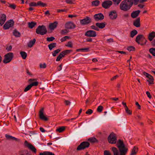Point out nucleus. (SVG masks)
Segmentation results:
<instances>
[{
    "label": "nucleus",
    "mask_w": 155,
    "mask_h": 155,
    "mask_svg": "<svg viewBox=\"0 0 155 155\" xmlns=\"http://www.w3.org/2000/svg\"><path fill=\"white\" fill-rule=\"evenodd\" d=\"M116 146L117 149L114 147L111 148V150L113 155H126L128 151V148L126 147L123 140L119 139L117 142Z\"/></svg>",
    "instance_id": "f257e3e1"
},
{
    "label": "nucleus",
    "mask_w": 155,
    "mask_h": 155,
    "mask_svg": "<svg viewBox=\"0 0 155 155\" xmlns=\"http://www.w3.org/2000/svg\"><path fill=\"white\" fill-rule=\"evenodd\" d=\"M133 0H124L120 5V8L122 11L127 12L129 11L133 5Z\"/></svg>",
    "instance_id": "f03ea898"
},
{
    "label": "nucleus",
    "mask_w": 155,
    "mask_h": 155,
    "mask_svg": "<svg viewBox=\"0 0 155 155\" xmlns=\"http://www.w3.org/2000/svg\"><path fill=\"white\" fill-rule=\"evenodd\" d=\"M47 31L46 26L43 25L39 26L36 29V33L38 34L43 35L46 34Z\"/></svg>",
    "instance_id": "7ed1b4c3"
},
{
    "label": "nucleus",
    "mask_w": 155,
    "mask_h": 155,
    "mask_svg": "<svg viewBox=\"0 0 155 155\" xmlns=\"http://www.w3.org/2000/svg\"><path fill=\"white\" fill-rule=\"evenodd\" d=\"M90 145V143L87 141H84L81 143L78 146L77 148V151H79L82 150H84L86 148H88Z\"/></svg>",
    "instance_id": "20e7f679"
},
{
    "label": "nucleus",
    "mask_w": 155,
    "mask_h": 155,
    "mask_svg": "<svg viewBox=\"0 0 155 155\" xmlns=\"http://www.w3.org/2000/svg\"><path fill=\"white\" fill-rule=\"evenodd\" d=\"M107 140L109 143H116L117 139L116 134L113 132L111 133L108 137Z\"/></svg>",
    "instance_id": "39448f33"
},
{
    "label": "nucleus",
    "mask_w": 155,
    "mask_h": 155,
    "mask_svg": "<svg viewBox=\"0 0 155 155\" xmlns=\"http://www.w3.org/2000/svg\"><path fill=\"white\" fill-rule=\"evenodd\" d=\"M13 57V54L12 52L8 53L5 55V58L3 60L4 64L9 63L12 60Z\"/></svg>",
    "instance_id": "423d86ee"
},
{
    "label": "nucleus",
    "mask_w": 155,
    "mask_h": 155,
    "mask_svg": "<svg viewBox=\"0 0 155 155\" xmlns=\"http://www.w3.org/2000/svg\"><path fill=\"white\" fill-rule=\"evenodd\" d=\"M91 22V18L88 16H86L84 18L80 20V24L82 25H87Z\"/></svg>",
    "instance_id": "0eeeda50"
},
{
    "label": "nucleus",
    "mask_w": 155,
    "mask_h": 155,
    "mask_svg": "<svg viewBox=\"0 0 155 155\" xmlns=\"http://www.w3.org/2000/svg\"><path fill=\"white\" fill-rule=\"evenodd\" d=\"M14 22L12 19L10 20L7 21L3 26L4 29H8L9 28L12 27L14 25Z\"/></svg>",
    "instance_id": "6e6552de"
},
{
    "label": "nucleus",
    "mask_w": 155,
    "mask_h": 155,
    "mask_svg": "<svg viewBox=\"0 0 155 155\" xmlns=\"http://www.w3.org/2000/svg\"><path fill=\"white\" fill-rule=\"evenodd\" d=\"M112 1L109 0L104 1L102 3V7L105 9H108L112 5Z\"/></svg>",
    "instance_id": "1a4fd4ad"
},
{
    "label": "nucleus",
    "mask_w": 155,
    "mask_h": 155,
    "mask_svg": "<svg viewBox=\"0 0 155 155\" xmlns=\"http://www.w3.org/2000/svg\"><path fill=\"white\" fill-rule=\"evenodd\" d=\"M84 35L85 36L89 37H94L97 36L96 31L91 30L87 31L85 33Z\"/></svg>",
    "instance_id": "9d476101"
},
{
    "label": "nucleus",
    "mask_w": 155,
    "mask_h": 155,
    "mask_svg": "<svg viewBox=\"0 0 155 155\" xmlns=\"http://www.w3.org/2000/svg\"><path fill=\"white\" fill-rule=\"evenodd\" d=\"M113 113L111 111L110 109L108 110V114L106 115L104 117L103 121L101 123L105 122L109 120L110 119L111 117L113 115Z\"/></svg>",
    "instance_id": "9b49d317"
},
{
    "label": "nucleus",
    "mask_w": 155,
    "mask_h": 155,
    "mask_svg": "<svg viewBox=\"0 0 155 155\" xmlns=\"http://www.w3.org/2000/svg\"><path fill=\"white\" fill-rule=\"evenodd\" d=\"M44 108L42 107L40 110L39 111V118L41 120L45 121H48V119L44 115Z\"/></svg>",
    "instance_id": "f8f14e48"
},
{
    "label": "nucleus",
    "mask_w": 155,
    "mask_h": 155,
    "mask_svg": "<svg viewBox=\"0 0 155 155\" xmlns=\"http://www.w3.org/2000/svg\"><path fill=\"white\" fill-rule=\"evenodd\" d=\"M76 25L71 21L67 22L65 24V28L67 29H74Z\"/></svg>",
    "instance_id": "ddd939ff"
},
{
    "label": "nucleus",
    "mask_w": 155,
    "mask_h": 155,
    "mask_svg": "<svg viewBox=\"0 0 155 155\" xmlns=\"http://www.w3.org/2000/svg\"><path fill=\"white\" fill-rule=\"evenodd\" d=\"M104 17L103 15L101 13L96 14L94 16V18L96 21L102 20L104 19Z\"/></svg>",
    "instance_id": "4468645a"
},
{
    "label": "nucleus",
    "mask_w": 155,
    "mask_h": 155,
    "mask_svg": "<svg viewBox=\"0 0 155 155\" xmlns=\"http://www.w3.org/2000/svg\"><path fill=\"white\" fill-rule=\"evenodd\" d=\"M25 146L28 147L32 151L35 153L36 152V150L35 147L29 143L26 140L25 141Z\"/></svg>",
    "instance_id": "2eb2a0df"
},
{
    "label": "nucleus",
    "mask_w": 155,
    "mask_h": 155,
    "mask_svg": "<svg viewBox=\"0 0 155 155\" xmlns=\"http://www.w3.org/2000/svg\"><path fill=\"white\" fill-rule=\"evenodd\" d=\"M109 16L111 19H116L117 17V15L115 11L110 12L109 14Z\"/></svg>",
    "instance_id": "dca6fc26"
},
{
    "label": "nucleus",
    "mask_w": 155,
    "mask_h": 155,
    "mask_svg": "<svg viewBox=\"0 0 155 155\" xmlns=\"http://www.w3.org/2000/svg\"><path fill=\"white\" fill-rule=\"evenodd\" d=\"M133 24L134 26L137 27H140V18H137L134 20L133 21Z\"/></svg>",
    "instance_id": "f3484780"
},
{
    "label": "nucleus",
    "mask_w": 155,
    "mask_h": 155,
    "mask_svg": "<svg viewBox=\"0 0 155 155\" xmlns=\"http://www.w3.org/2000/svg\"><path fill=\"white\" fill-rule=\"evenodd\" d=\"M0 17V25L2 26L5 22L6 20V16L5 14H2Z\"/></svg>",
    "instance_id": "a211bd4d"
},
{
    "label": "nucleus",
    "mask_w": 155,
    "mask_h": 155,
    "mask_svg": "<svg viewBox=\"0 0 155 155\" xmlns=\"http://www.w3.org/2000/svg\"><path fill=\"white\" fill-rule=\"evenodd\" d=\"M140 12V11L139 10L133 12L131 14V17L133 18H136L138 16Z\"/></svg>",
    "instance_id": "6ab92c4d"
},
{
    "label": "nucleus",
    "mask_w": 155,
    "mask_h": 155,
    "mask_svg": "<svg viewBox=\"0 0 155 155\" xmlns=\"http://www.w3.org/2000/svg\"><path fill=\"white\" fill-rule=\"evenodd\" d=\"M58 23L57 21H54V22L51 23L49 25V28L51 30H54L56 28L58 25Z\"/></svg>",
    "instance_id": "aec40b11"
},
{
    "label": "nucleus",
    "mask_w": 155,
    "mask_h": 155,
    "mask_svg": "<svg viewBox=\"0 0 155 155\" xmlns=\"http://www.w3.org/2000/svg\"><path fill=\"white\" fill-rule=\"evenodd\" d=\"M142 38L145 39V38L143 35H139L136 38L135 41L138 44H140V43L139 41Z\"/></svg>",
    "instance_id": "412c9836"
},
{
    "label": "nucleus",
    "mask_w": 155,
    "mask_h": 155,
    "mask_svg": "<svg viewBox=\"0 0 155 155\" xmlns=\"http://www.w3.org/2000/svg\"><path fill=\"white\" fill-rule=\"evenodd\" d=\"M155 37V32L154 31H153L149 34L148 38L150 41H151Z\"/></svg>",
    "instance_id": "4be33fe9"
},
{
    "label": "nucleus",
    "mask_w": 155,
    "mask_h": 155,
    "mask_svg": "<svg viewBox=\"0 0 155 155\" xmlns=\"http://www.w3.org/2000/svg\"><path fill=\"white\" fill-rule=\"evenodd\" d=\"M106 24L105 22L96 23L95 25L97 28L102 29L104 28Z\"/></svg>",
    "instance_id": "5701e85b"
},
{
    "label": "nucleus",
    "mask_w": 155,
    "mask_h": 155,
    "mask_svg": "<svg viewBox=\"0 0 155 155\" xmlns=\"http://www.w3.org/2000/svg\"><path fill=\"white\" fill-rule=\"evenodd\" d=\"M5 136V137L8 140H15L16 141H19V139L10 135L8 134H6Z\"/></svg>",
    "instance_id": "b1692460"
},
{
    "label": "nucleus",
    "mask_w": 155,
    "mask_h": 155,
    "mask_svg": "<svg viewBox=\"0 0 155 155\" xmlns=\"http://www.w3.org/2000/svg\"><path fill=\"white\" fill-rule=\"evenodd\" d=\"M138 147L134 146L132 149L130 155H136L138 151Z\"/></svg>",
    "instance_id": "393cba45"
},
{
    "label": "nucleus",
    "mask_w": 155,
    "mask_h": 155,
    "mask_svg": "<svg viewBox=\"0 0 155 155\" xmlns=\"http://www.w3.org/2000/svg\"><path fill=\"white\" fill-rule=\"evenodd\" d=\"M36 25L37 23L35 22L31 21L28 23V27L30 28H32Z\"/></svg>",
    "instance_id": "a878e982"
},
{
    "label": "nucleus",
    "mask_w": 155,
    "mask_h": 155,
    "mask_svg": "<svg viewBox=\"0 0 155 155\" xmlns=\"http://www.w3.org/2000/svg\"><path fill=\"white\" fill-rule=\"evenodd\" d=\"M79 83H82L84 85H87V82L82 77L80 78H79Z\"/></svg>",
    "instance_id": "bb28decb"
},
{
    "label": "nucleus",
    "mask_w": 155,
    "mask_h": 155,
    "mask_svg": "<svg viewBox=\"0 0 155 155\" xmlns=\"http://www.w3.org/2000/svg\"><path fill=\"white\" fill-rule=\"evenodd\" d=\"M137 31L136 30L134 29L130 32V37L131 38H133L135 35H137Z\"/></svg>",
    "instance_id": "cd10ccee"
},
{
    "label": "nucleus",
    "mask_w": 155,
    "mask_h": 155,
    "mask_svg": "<svg viewBox=\"0 0 155 155\" xmlns=\"http://www.w3.org/2000/svg\"><path fill=\"white\" fill-rule=\"evenodd\" d=\"M35 41L36 39L35 38L33 39L32 40L29 41L28 44V46L30 48L32 47L35 43Z\"/></svg>",
    "instance_id": "c85d7f7f"
},
{
    "label": "nucleus",
    "mask_w": 155,
    "mask_h": 155,
    "mask_svg": "<svg viewBox=\"0 0 155 155\" xmlns=\"http://www.w3.org/2000/svg\"><path fill=\"white\" fill-rule=\"evenodd\" d=\"M56 43H52L48 45V47L50 50H51L54 48L56 47Z\"/></svg>",
    "instance_id": "c756f323"
},
{
    "label": "nucleus",
    "mask_w": 155,
    "mask_h": 155,
    "mask_svg": "<svg viewBox=\"0 0 155 155\" xmlns=\"http://www.w3.org/2000/svg\"><path fill=\"white\" fill-rule=\"evenodd\" d=\"M65 127L64 126L59 127L56 129V131H57L59 132L60 133H61L65 130Z\"/></svg>",
    "instance_id": "7c9ffc66"
},
{
    "label": "nucleus",
    "mask_w": 155,
    "mask_h": 155,
    "mask_svg": "<svg viewBox=\"0 0 155 155\" xmlns=\"http://www.w3.org/2000/svg\"><path fill=\"white\" fill-rule=\"evenodd\" d=\"M13 35L16 37H19L20 36V33L16 29H15L13 32Z\"/></svg>",
    "instance_id": "2f4dec72"
},
{
    "label": "nucleus",
    "mask_w": 155,
    "mask_h": 155,
    "mask_svg": "<svg viewBox=\"0 0 155 155\" xmlns=\"http://www.w3.org/2000/svg\"><path fill=\"white\" fill-rule=\"evenodd\" d=\"M100 2L98 0L94 1L91 2L92 5L97 6L99 5Z\"/></svg>",
    "instance_id": "473e14b6"
},
{
    "label": "nucleus",
    "mask_w": 155,
    "mask_h": 155,
    "mask_svg": "<svg viewBox=\"0 0 155 155\" xmlns=\"http://www.w3.org/2000/svg\"><path fill=\"white\" fill-rule=\"evenodd\" d=\"M88 140L91 143H94L98 142V141L96 138L94 137L89 138L88 139Z\"/></svg>",
    "instance_id": "72a5a7b5"
},
{
    "label": "nucleus",
    "mask_w": 155,
    "mask_h": 155,
    "mask_svg": "<svg viewBox=\"0 0 155 155\" xmlns=\"http://www.w3.org/2000/svg\"><path fill=\"white\" fill-rule=\"evenodd\" d=\"M37 6H39L42 7H45L47 6V4L43 3L41 1H38L37 3Z\"/></svg>",
    "instance_id": "f704fd0d"
},
{
    "label": "nucleus",
    "mask_w": 155,
    "mask_h": 155,
    "mask_svg": "<svg viewBox=\"0 0 155 155\" xmlns=\"http://www.w3.org/2000/svg\"><path fill=\"white\" fill-rule=\"evenodd\" d=\"M72 50H66L62 51L61 52L64 56L65 55L69 54L71 52H72Z\"/></svg>",
    "instance_id": "c9c22d12"
},
{
    "label": "nucleus",
    "mask_w": 155,
    "mask_h": 155,
    "mask_svg": "<svg viewBox=\"0 0 155 155\" xmlns=\"http://www.w3.org/2000/svg\"><path fill=\"white\" fill-rule=\"evenodd\" d=\"M39 155H55L54 153L50 152H44L40 153Z\"/></svg>",
    "instance_id": "e433bc0d"
},
{
    "label": "nucleus",
    "mask_w": 155,
    "mask_h": 155,
    "mask_svg": "<svg viewBox=\"0 0 155 155\" xmlns=\"http://www.w3.org/2000/svg\"><path fill=\"white\" fill-rule=\"evenodd\" d=\"M20 54L23 59H26L27 56V54L25 52L21 51Z\"/></svg>",
    "instance_id": "4c0bfd02"
},
{
    "label": "nucleus",
    "mask_w": 155,
    "mask_h": 155,
    "mask_svg": "<svg viewBox=\"0 0 155 155\" xmlns=\"http://www.w3.org/2000/svg\"><path fill=\"white\" fill-rule=\"evenodd\" d=\"M149 79V80H147V81L150 84H153V82L154 81V79L153 76L151 75L150 76L149 78H148Z\"/></svg>",
    "instance_id": "58836bf2"
},
{
    "label": "nucleus",
    "mask_w": 155,
    "mask_h": 155,
    "mask_svg": "<svg viewBox=\"0 0 155 155\" xmlns=\"http://www.w3.org/2000/svg\"><path fill=\"white\" fill-rule=\"evenodd\" d=\"M149 52L154 56H155V48H151L149 49Z\"/></svg>",
    "instance_id": "ea45409f"
},
{
    "label": "nucleus",
    "mask_w": 155,
    "mask_h": 155,
    "mask_svg": "<svg viewBox=\"0 0 155 155\" xmlns=\"http://www.w3.org/2000/svg\"><path fill=\"white\" fill-rule=\"evenodd\" d=\"M64 55L62 54L61 52L59 55L57 57L56 59V61H59L60 60V59L64 57Z\"/></svg>",
    "instance_id": "a19ab883"
},
{
    "label": "nucleus",
    "mask_w": 155,
    "mask_h": 155,
    "mask_svg": "<svg viewBox=\"0 0 155 155\" xmlns=\"http://www.w3.org/2000/svg\"><path fill=\"white\" fill-rule=\"evenodd\" d=\"M61 50L59 49L56 50L55 51H54L52 53L53 56L54 57L56 56L57 54H58L59 52L61 51Z\"/></svg>",
    "instance_id": "79ce46f5"
},
{
    "label": "nucleus",
    "mask_w": 155,
    "mask_h": 155,
    "mask_svg": "<svg viewBox=\"0 0 155 155\" xmlns=\"http://www.w3.org/2000/svg\"><path fill=\"white\" fill-rule=\"evenodd\" d=\"M68 29H65L62 30L61 31V35H63L65 34H67L69 32V31L68 30Z\"/></svg>",
    "instance_id": "37998d69"
},
{
    "label": "nucleus",
    "mask_w": 155,
    "mask_h": 155,
    "mask_svg": "<svg viewBox=\"0 0 155 155\" xmlns=\"http://www.w3.org/2000/svg\"><path fill=\"white\" fill-rule=\"evenodd\" d=\"M127 49L129 51H135V48L133 46H129L127 48Z\"/></svg>",
    "instance_id": "c03bdc74"
},
{
    "label": "nucleus",
    "mask_w": 155,
    "mask_h": 155,
    "mask_svg": "<svg viewBox=\"0 0 155 155\" xmlns=\"http://www.w3.org/2000/svg\"><path fill=\"white\" fill-rule=\"evenodd\" d=\"M31 87H32L30 84L28 85L24 89V91L25 92L29 91L31 88Z\"/></svg>",
    "instance_id": "a18cd8bd"
},
{
    "label": "nucleus",
    "mask_w": 155,
    "mask_h": 155,
    "mask_svg": "<svg viewBox=\"0 0 155 155\" xmlns=\"http://www.w3.org/2000/svg\"><path fill=\"white\" fill-rule=\"evenodd\" d=\"M126 113L129 115H131L132 114V111L129 109L128 107L125 109Z\"/></svg>",
    "instance_id": "49530a36"
},
{
    "label": "nucleus",
    "mask_w": 155,
    "mask_h": 155,
    "mask_svg": "<svg viewBox=\"0 0 155 155\" xmlns=\"http://www.w3.org/2000/svg\"><path fill=\"white\" fill-rule=\"evenodd\" d=\"M69 38L68 36H65L61 39V42H63L66 41L67 39H69Z\"/></svg>",
    "instance_id": "de8ad7c7"
},
{
    "label": "nucleus",
    "mask_w": 155,
    "mask_h": 155,
    "mask_svg": "<svg viewBox=\"0 0 155 155\" xmlns=\"http://www.w3.org/2000/svg\"><path fill=\"white\" fill-rule=\"evenodd\" d=\"M29 5L30 7H35L37 6V3L35 2H31L29 4Z\"/></svg>",
    "instance_id": "09e8293b"
},
{
    "label": "nucleus",
    "mask_w": 155,
    "mask_h": 155,
    "mask_svg": "<svg viewBox=\"0 0 155 155\" xmlns=\"http://www.w3.org/2000/svg\"><path fill=\"white\" fill-rule=\"evenodd\" d=\"M75 0H66L65 2L68 4H73V2L75 1Z\"/></svg>",
    "instance_id": "8fccbe9b"
},
{
    "label": "nucleus",
    "mask_w": 155,
    "mask_h": 155,
    "mask_svg": "<svg viewBox=\"0 0 155 155\" xmlns=\"http://www.w3.org/2000/svg\"><path fill=\"white\" fill-rule=\"evenodd\" d=\"M38 82L35 81L31 83L30 84L32 87L33 86H37L38 85Z\"/></svg>",
    "instance_id": "3c124183"
},
{
    "label": "nucleus",
    "mask_w": 155,
    "mask_h": 155,
    "mask_svg": "<svg viewBox=\"0 0 155 155\" xmlns=\"http://www.w3.org/2000/svg\"><path fill=\"white\" fill-rule=\"evenodd\" d=\"M103 107L102 106H99L97 109V111L99 112H101L103 109Z\"/></svg>",
    "instance_id": "603ef678"
},
{
    "label": "nucleus",
    "mask_w": 155,
    "mask_h": 155,
    "mask_svg": "<svg viewBox=\"0 0 155 155\" xmlns=\"http://www.w3.org/2000/svg\"><path fill=\"white\" fill-rule=\"evenodd\" d=\"M46 39L47 41L50 42L53 41L55 39V38L53 37H50L47 38Z\"/></svg>",
    "instance_id": "864d4df0"
},
{
    "label": "nucleus",
    "mask_w": 155,
    "mask_h": 155,
    "mask_svg": "<svg viewBox=\"0 0 155 155\" xmlns=\"http://www.w3.org/2000/svg\"><path fill=\"white\" fill-rule=\"evenodd\" d=\"M104 155H111V154L109 150H105L104 151Z\"/></svg>",
    "instance_id": "5fc2aeb1"
},
{
    "label": "nucleus",
    "mask_w": 155,
    "mask_h": 155,
    "mask_svg": "<svg viewBox=\"0 0 155 155\" xmlns=\"http://www.w3.org/2000/svg\"><path fill=\"white\" fill-rule=\"evenodd\" d=\"M65 46L70 48H72V43L71 41H69L68 42L67 45H66Z\"/></svg>",
    "instance_id": "6e6d98bb"
},
{
    "label": "nucleus",
    "mask_w": 155,
    "mask_h": 155,
    "mask_svg": "<svg viewBox=\"0 0 155 155\" xmlns=\"http://www.w3.org/2000/svg\"><path fill=\"white\" fill-rule=\"evenodd\" d=\"M93 112V110L91 109H88L86 112V114L89 115L91 114Z\"/></svg>",
    "instance_id": "4d7b16f0"
},
{
    "label": "nucleus",
    "mask_w": 155,
    "mask_h": 155,
    "mask_svg": "<svg viewBox=\"0 0 155 155\" xmlns=\"http://www.w3.org/2000/svg\"><path fill=\"white\" fill-rule=\"evenodd\" d=\"M91 29H94L97 31H98L99 30V29L97 27H96L95 25H93L91 26Z\"/></svg>",
    "instance_id": "13d9d810"
},
{
    "label": "nucleus",
    "mask_w": 155,
    "mask_h": 155,
    "mask_svg": "<svg viewBox=\"0 0 155 155\" xmlns=\"http://www.w3.org/2000/svg\"><path fill=\"white\" fill-rule=\"evenodd\" d=\"M9 7L15 9L16 7V5L14 4H9Z\"/></svg>",
    "instance_id": "bf43d9fd"
},
{
    "label": "nucleus",
    "mask_w": 155,
    "mask_h": 155,
    "mask_svg": "<svg viewBox=\"0 0 155 155\" xmlns=\"http://www.w3.org/2000/svg\"><path fill=\"white\" fill-rule=\"evenodd\" d=\"M46 67V64L45 63L43 64H40V68H45Z\"/></svg>",
    "instance_id": "052dcab7"
},
{
    "label": "nucleus",
    "mask_w": 155,
    "mask_h": 155,
    "mask_svg": "<svg viewBox=\"0 0 155 155\" xmlns=\"http://www.w3.org/2000/svg\"><path fill=\"white\" fill-rule=\"evenodd\" d=\"M122 0H113L115 4L118 5Z\"/></svg>",
    "instance_id": "680f3d73"
},
{
    "label": "nucleus",
    "mask_w": 155,
    "mask_h": 155,
    "mask_svg": "<svg viewBox=\"0 0 155 155\" xmlns=\"http://www.w3.org/2000/svg\"><path fill=\"white\" fill-rule=\"evenodd\" d=\"M81 51H84L87 52L89 51V48H84L81 49Z\"/></svg>",
    "instance_id": "e2e57ef3"
},
{
    "label": "nucleus",
    "mask_w": 155,
    "mask_h": 155,
    "mask_svg": "<svg viewBox=\"0 0 155 155\" xmlns=\"http://www.w3.org/2000/svg\"><path fill=\"white\" fill-rule=\"evenodd\" d=\"M143 74L145 75L146 77L147 78H149V77L151 76V75L145 72H144L143 73Z\"/></svg>",
    "instance_id": "0e129e2a"
},
{
    "label": "nucleus",
    "mask_w": 155,
    "mask_h": 155,
    "mask_svg": "<svg viewBox=\"0 0 155 155\" xmlns=\"http://www.w3.org/2000/svg\"><path fill=\"white\" fill-rule=\"evenodd\" d=\"M67 10L66 9H58L57 10V12L58 13L60 12H66Z\"/></svg>",
    "instance_id": "69168bd1"
},
{
    "label": "nucleus",
    "mask_w": 155,
    "mask_h": 155,
    "mask_svg": "<svg viewBox=\"0 0 155 155\" xmlns=\"http://www.w3.org/2000/svg\"><path fill=\"white\" fill-rule=\"evenodd\" d=\"M62 64H61L58 67L57 69L58 71H60L62 70Z\"/></svg>",
    "instance_id": "338daca9"
},
{
    "label": "nucleus",
    "mask_w": 155,
    "mask_h": 155,
    "mask_svg": "<svg viewBox=\"0 0 155 155\" xmlns=\"http://www.w3.org/2000/svg\"><path fill=\"white\" fill-rule=\"evenodd\" d=\"M12 47L11 45H10L9 47H7L6 48V49L8 51H11V50L12 49Z\"/></svg>",
    "instance_id": "774afa93"
}]
</instances>
